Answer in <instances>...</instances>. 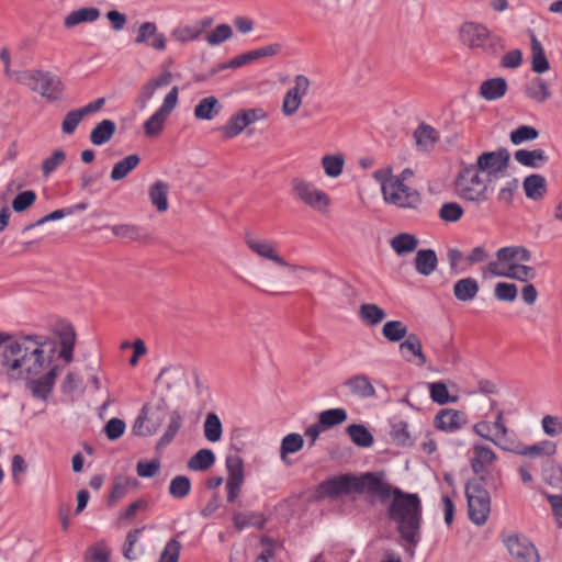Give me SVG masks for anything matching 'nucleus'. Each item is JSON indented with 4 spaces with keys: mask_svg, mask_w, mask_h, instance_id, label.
Masks as SVG:
<instances>
[{
    "mask_svg": "<svg viewBox=\"0 0 562 562\" xmlns=\"http://www.w3.org/2000/svg\"><path fill=\"white\" fill-rule=\"evenodd\" d=\"M167 116L156 111L148 120L144 123L145 134L149 137L159 135L164 128V123Z\"/></svg>",
    "mask_w": 562,
    "mask_h": 562,
    "instance_id": "0e129e2a",
    "label": "nucleus"
},
{
    "mask_svg": "<svg viewBox=\"0 0 562 562\" xmlns=\"http://www.w3.org/2000/svg\"><path fill=\"white\" fill-rule=\"evenodd\" d=\"M413 137L417 150L428 153L432 150L439 142V132L431 125L422 122L414 131Z\"/></svg>",
    "mask_w": 562,
    "mask_h": 562,
    "instance_id": "6ab92c4d",
    "label": "nucleus"
},
{
    "mask_svg": "<svg viewBox=\"0 0 562 562\" xmlns=\"http://www.w3.org/2000/svg\"><path fill=\"white\" fill-rule=\"evenodd\" d=\"M165 401L161 400L157 405L150 406L145 404L133 425V434L140 437L151 436L162 424L164 416L158 414L162 413L165 408Z\"/></svg>",
    "mask_w": 562,
    "mask_h": 562,
    "instance_id": "6e6552de",
    "label": "nucleus"
},
{
    "mask_svg": "<svg viewBox=\"0 0 562 562\" xmlns=\"http://www.w3.org/2000/svg\"><path fill=\"white\" fill-rule=\"evenodd\" d=\"M459 38L475 55L491 59H496L506 48L503 37L479 22L462 23L459 29Z\"/></svg>",
    "mask_w": 562,
    "mask_h": 562,
    "instance_id": "7ed1b4c3",
    "label": "nucleus"
},
{
    "mask_svg": "<svg viewBox=\"0 0 562 562\" xmlns=\"http://www.w3.org/2000/svg\"><path fill=\"white\" fill-rule=\"evenodd\" d=\"M531 52L532 61L531 69L537 74H543L550 69L549 60L546 56L544 49L538 38L531 35Z\"/></svg>",
    "mask_w": 562,
    "mask_h": 562,
    "instance_id": "58836bf2",
    "label": "nucleus"
},
{
    "mask_svg": "<svg viewBox=\"0 0 562 562\" xmlns=\"http://www.w3.org/2000/svg\"><path fill=\"white\" fill-rule=\"evenodd\" d=\"M507 81L503 77H495L484 80L479 88L480 95L487 100L494 101L503 98L507 92Z\"/></svg>",
    "mask_w": 562,
    "mask_h": 562,
    "instance_id": "4be33fe9",
    "label": "nucleus"
},
{
    "mask_svg": "<svg viewBox=\"0 0 562 562\" xmlns=\"http://www.w3.org/2000/svg\"><path fill=\"white\" fill-rule=\"evenodd\" d=\"M382 335L390 342H398L408 336L407 326L401 321H389L383 325Z\"/></svg>",
    "mask_w": 562,
    "mask_h": 562,
    "instance_id": "de8ad7c7",
    "label": "nucleus"
},
{
    "mask_svg": "<svg viewBox=\"0 0 562 562\" xmlns=\"http://www.w3.org/2000/svg\"><path fill=\"white\" fill-rule=\"evenodd\" d=\"M134 43L145 44L155 50L161 52L167 47V37L164 33L158 32L156 23L144 22L138 27Z\"/></svg>",
    "mask_w": 562,
    "mask_h": 562,
    "instance_id": "2eb2a0df",
    "label": "nucleus"
},
{
    "mask_svg": "<svg viewBox=\"0 0 562 562\" xmlns=\"http://www.w3.org/2000/svg\"><path fill=\"white\" fill-rule=\"evenodd\" d=\"M473 451L474 457L471 460V468L480 476L483 475L485 465L491 464L496 459V454L491 448L480 443L473 446Z\"/></svg>",
    "mask_w": 562,
    "mask_h": 562,
    "instance_id": "c85d7f7f",
    "label": "nucleus"
},
{
    "mask_svg": "<svg viewBox=\"0 0 562 562\" xmlns=\"http://www.w3.org/2000/svg\"><path fill=\"white\" fill-rule=\"evenodd\" d=\"M373 177L381 183L386 202L403 209H417L422 203L420 193L403 183V179L394 178L391 167L375 170Z\"/></svg>",
    "mask_w": 562,
    "mask_h": 562,
    "instance_id": "20e7f679",
    "label": "nucleus"
},
{
    "mask_svg": "<svg viewBox=\"0 0 562 562\" xmlns=\"http://www.w3.org/2000/svg\"><path fill=\"white\" fill-rule=\"evenodd\" d=\"M417 246L418 239L409 233H401L391 239V247L397 255L412 252Z\"/></svg>",
    "mask_w": 562,
    "mask_h": 562,
    "instance_id": "a18cd8bd",
    "label": "nucleus"
},
{
    "mask_svg": "<svg viewBox=\"0 0 562 562\" xmlns=\"http://www.w3.org/2000/svg\"><path fill=\"white\" fill-rule=\"evenodd\" d=\"M347 418L348 414L345 408H329L319 413L317 423L327 430L345 423Z\"/></svg>",
    "mask_w": 562,
    "mask_h": 562,
    "instance_id": "ea45409f",
    "label": "nucleus"
},
{
    "mask_svg": "<svg viewBox=\"0 0 562 562\" xmlns=\"http://www.w3.org/2000/svg\"><path fill=\"white\" fill-rule=\"evenodd\" d=\"M183 418L179 411H172L169 416V424L165 434L159 438L157 442V449H164L169 446L178 431L182 427Z\"/></svg>",
    "mask_w": 562,
    "mask_h": 562,
    "instance_id": "f704fd0d",
    "label": "nucleus"
},
{
    "mask_svg": "<svg viewBox=\"0 0 562 562\" xmlns=\"http://www.w3.org/2000/svg\"><path fill=\"white\" fill-rule=\"evenodd\" d=\"M170 35L175 41L181 44L195 41L200 37L199 30L195 29L194 23L190 25H178L172 29Z\"/></svg>",
    "mask_w": 562,
    "mask_h": 562,
    "instance_id": "13d9d810",
    "label": "nucleus"
},
{
    "mask_svg": "<svg viewBox=\"0 0 562 562\" xmlns=\"http://www.w3.org/2000/svg\"><path fill=\"white\" fill-rule=\"evenodd\" d=\"M190 491L191 481L187 475H177L170 481L168 492L171 497L182 499L189 495Z\"/></svg>",
    "mask_w": 562,
    "mask_h": 562,
    "instance_id": "603ef678",
    "label": "nucleus"
},
{
    "mask_svg": "<svg viewBox=\"0 0 562 562\" xmlns=\"http://www.w3.org/2000/svg\"><path fill=\"white\" fill-rule=\"evenodd\" d=\"M247 246L257 255L267 258L269 260H272L274 263L279 265L280 267L289 268L293 271L295 270H303V271H310L313 273H316L315 267H305V266H299V265H291L288 261L284 260L281 256H279L271 243L267 240H257L250 237L246 238Z\"/></svg>",
    "mask_w": 562,
    "mask_h": 562,
    "instance_id": "ddd939ff",
    "label": "nucleus"
},
{
    "mask_svg": "<svg viewBox=\"0 0 562 562\" xmlns=\"http://www.w3.org/2000/svg\"><path fill=\"white\" fill-rule=\"evenodd\" d=\"M100 18V10L94 7H85L78 10L71 11L66 15L64 25L67 29L75 27L80 23H91Z\"/></svg>",
    "mask_w": 562,
    "mask_h": 562,
    "instance_id": "393cba45",
    "label": "nucleus"
},
{
    "mask_svg": "<svg viewBox=\"0 0 562 562\" xmlns=\"http://www.w3.org/2000/svg\"><path fill=\"white\" fill-rule=\"evenodd\" d=\"M37 91L48 101H58L63 97L64 83L58 76L43 70L40 74Z\"/></svg>",
    "mask_w": 562,
    "mask_h": 562,
    "instance_id": "f3484780",
    "label": "nucleus"
},
{
    "mask_svg": "<svg viewBox=\"0 0 562 562\" xmlns=\"http://www.w3.org/2000/svg\"><path fill=\"white\" fill-rule=\"evenodd\" d=\"M111 232L115 237L131 241H140L148 237L145 228L135 224H119L111 226Z\"/></svg>",
    "mask_w": 562,
    "mask_h": 562,
    "instance_id": "72a5a7b5",
    "label": "nucleus"
},
{
    "mask_svg": "<svg viewBox=\"0 0 562 562\" xmlns=\"http://www.w3.org/2000/svg\"><path fill=\"white\" fill-rule=\"evenodd\" d=\"M454 186L459 198L472 203L475 207L490 200L488 187L480 178V172L473 164L462 167Z\"/></svg>",
    "mask_w": 562,
    "mask_h": 562,
    "instance_id": "39448f33",
    "label": "nucleus"
},
{
    "mask_svg": "<svg viewBox=\"0 0 562 562\" xmlns=\"http://www.w3.org/2000/svg\"><path fill=\"white\" fill-rule=\"evenodd\" d=\"M322 166L326 176L330 178H337L342 173L345 158L341 154L326 155L322 158Z\"/></svg>",
    "mask_w": 562,
    "mask_h": 562,
    "instance_id": "3c124183",
    "label": "nucleus"
},
{
    "mask_svg": "<svg viewBox=\"0 0 562 562\" xmlns=\"http://www.w3.org/2000/svg\"><path fill=\"white\" fill-rule=\"evenodd\" d=\"M518 290L514 283L498 282L494 288V296L502 302H514Z\"/></svg>",
    "mask_w": 562,
    "mask_h": 562,
    "instance_id": "052dcab7",
    "label": "nucleus"
},
{
    "mask_svg": "<svg viewBox=\"0 0 562 562\" xmlns=\"http://www.w3.org/2000/svg\"><path fill=\"white\" fill-rule=\"evenodd\" d=\"M110 550L106 548L104 541H99L88 548L86 558L92 562H109Z\"/></svg>",
    "mask_w": 562,
    "mask_h": 562,
    "instance_id": "69168bd1",
    "label": "nucleus"
},
{
    "mask_svg": "<svg viewBox=\"0 0 562 562\" xmlns=\"http://www.w3.org/2000/svg\"><path fill=\"white\" fill-rule=\"evenodd\" d=\"M504 543L517 562H540L537 548L527 537L513 535L504 539Z\"/></svg>",
    "mask_w": 562,
    "mask_h": 562,
    "instance_id": "f8f14e48",
    "label": "nucleus"
},
{
    "mask_svg": "<svg viewBox=\"0 0 562 562\" xmlns=\"http://www.w3.org/2000/svg\"><path fill=\"white\" fill-rule=\"evenodd\" d=\"M227 470L226 499L234 503L240 494L245 480L244 461L239 456H227L225 460Z\"/></svg>",
    "mask_w": 562,
    "mask_h": 562,
    "instance_id": "9b49d317",
    "label": "nucleus"
},
{
    "mask_svg": "<svg viewBox=\"0 0 562 562\" xmlns=\"http://www.w3.org/2000/svg\"><path fill=\"white\" fill-rule=\"evenodd\" d=\"M310 88V79L304 75L294 78V87L289 89L283 98L282 113L285 116L294 115L302 104V99Z\"/></svg>",
    "mask_w": 562,
    "mask_h": 562,
    "instance_id": "4468645a",
    "label": "nucleus"
},
{
    "mask_svg": "<svg viewBox=\"0 0 562 562\" xmlns=\"http://www.w3.org/2000/svg\"><path fill=\"white\" fill-rule=\"evenodd\" d=\"M169 184L162 180H156L148 190V195L151 204L158 212H166L169 207L168 204Z\"/></svg>",
    "mask_w": 562,
    "mask_h": 562,
    "instance_id": "c756f323",
    "label": "nucleus"
},
{
    "mask_svg": "<svg viewBox=\"0 0 562 562\" xmlns=\"http://www.w3.org/2000/svg\"><path fill=\"white\" fill-rule=\"evenodd\" d=\"M522 186L526 196L533 201L541 200L547 193V180L542 175L533 173L526 177Z\"/></svg>",
    "mask_w": 562,
    "mask_h": 562,
    "instance_id": "a878e982",
    "label": "nucleus"
},
{
    "mask_svg": "<svg viewBox=\"0 0 562 562\" xmlns=\"http://www.w3.org/2000/svg\"><path fill=\"white\" fill-rule=\"evenodd\" d=\"M464 214L463 207L457 202L443 203L439 210V218L447 223L458 222Z\"/></svg>",
    "mask_w": 562,
    "mask_h": 562,
    "instance_id": "6e6d98bb",
    "label": "nucleus"
},
{
    "mask_svg": "<svg viewBox=\"0 0 562 562\" xmlns=\"http://www.w3.org/2000/svg\"><path fill=\"white\" fill-rule=\"evenodd\" d=\"M304 446L303 437L297 432H291L283 437L280 446V456L284 460L288 454L300 451Z\"/></svg>",
    "mask_w": 562,
    "mask_h": 562,
    "instance_id": "864d4df0",
    "label": "nucleus"
},
{
    "mask_svg": "<svg viewBox=\"0 0 562 562\" xmlns=\"http://www.w3.org/2000/svg\"><path fill=\"white\" fill-rule=\"evenodd\" d=\"M247 126L243 120L241 113H236L229 117L227 123L218 130L223 133L225 138H233L239 135Z\"/></svg>",
    "mask_w": 562,
    "mask_h": 562,
    "instance_id": "4d7b16f0",
    "label": "nucleus"
},
{
    "mask_svg": "<svg viewBox=\"0 0 562 562\" xmlns=\"http://www.w3.org/2000/svg\"><path fill=\"white\" fill-rule=\"evenodd\" d=\"M32 342H34V337L32 335L23 336L19 340L11 339L10 341L4 342L5 345H3L1 355L2 367L11 370L12 359L19 358L22 355L25 345H31Z\"/></svg>",
    "mask_w": 562,
    "mask_h": 562,
    "instance_id": "5701e85b",
    "label": "nucleus"
},
{
    "mask_svg": "<svg viewBox=\"0 0 562 562\" xmlns=\"http://www.w3.org/2000/svg\"><path fill=\"white\" fill-rule=\"evenodd\" d=\"M351 441L360 448H369L374 439L369 429L362 424H351L346 428Z\"/></svg>",
    "mask_w": 562,
    "mask_h": 562,
    "instance_id": "4c0bfd02",
    "label": "nucleus"
},
{
    "mask_svg": "<svg viewBox=\"0 0 562 562\" xmlns=\"http://www.w3.org/2000/svg\"><path fill=\"white\" fill-rule=\"evenodd\" d=\"M222 106L217 98L211 95L203 98L194 108V116L199 120H212L221 111Z\"/></svg>",
    "mask_w": 562,
    "mask_h": 562,
    "instance_id": "c9c22d12",
    "label": "nucleus"
},
{
    "mask_svg": "<svg viewBox=\"0 0 562 562\" xmlns=\"http://www.w3.org/2000/svg\"><path fill=\"white\" fill-rule=\"evenodd\" d=\"M215 454L211 449H200L191 457L188 468L193 471H206L215 463Z\"/></svg>",
    "mask_w": 562,
    "mask_h": 562,
    "instance_id": "c03bdc74",
    "label": "nucleus"
},
{
    "mask_svg": "<svg viewBox=\"0 0 562 562\" xmlns=\"http://www.w3.org/2000/svg\"><path fill=\"white\" fill-rule=\"evenodd\" d=\"M526 95L538 102L543 103L551 98V91L549 89V85L541 77H535L526 87H525Z\"/></svg>",
    "mask_w": 562,
    "mask_h": 562,
    "instance_id": "473e14b6",
    "label": "nucleus"
},
{
    "mask_svg": "<svg viewBox=\"0 0 562 562\" xmlns=\"http://www.w3.org/2000/svg\"><path fill=\"white\" fill-rule=\"evenodd\" d=\"M510 159L509 151L502 147L495 151L482 153L474 165L479 172H485L487 181L492 182L497 179L498 173L506 172Z\"/></svg>",
    "mask_w": 562,
    "mask_h": 562,
    "instance_id": "1a4fd4ad",
    "label": "nucleus"
},
{
    "mask_svg": "<svg viewBox=\"0 0 562 562\" xmlns=\"http://www.w3.org/2000/svg\"><path fill=\"white\" fill-rule=\"evenodd\" d=\"M34 342L25 345L19 358L12 359L11 371L24 369L30 376L38 375L50 363L52 356L44 357V337L34 335Z\"/></svg>",
    "mask_w": 562,
    "mask_h": 562,
    "instance_id": "0eeeda50",
    "label": "nucleus"
},
{
    "mask_svg": "<svg viewBox=\"0 0 562 562\" xmlns=\"http://www.w3.org/2000/svg\"><path fill=\"white\" fill-rule=\"evenodd\" d=\"M543 432L550 437H557L562 434V420L558 416L546 415L541 420Z\"/></svg>",
    "mask_w": 562,
    "mask_h": 562,
    "instance_id": "774afa93",
    "label": "nucleus"
},
{
    "mask_svg": "<svg viewBox=\"0 0 562 562\" xmlns=\"http://www.w3.org/2000/svg\"><path fill=\"white\" fill-rule=\"evenodd\" d=\"M468 422L467 415L462 411L452 408H442L435 416L434 425L438 430L445 432H456Z\"/></svg>",
    "mask_w": 562,
    "mask_h": 562,
    "instance_id": "dca6fc26",
    "label": "nucleus"
},
{
    "mask_svg": "<svg viewBox=\"0 0 562 562\" xmlns=\"http://www.w3.org/2000/svg\"><path fill=\"white\" fill-rule=\"evenodd\" d=\"M485 482V475H480L469 480L464 488L469 519L476 526L484 525L491 513V496Z\"/></svg>",
    "mask_w": 562,
    "mask_h": 562,
    "instance_id": "423d86ee",
    "label": "nucleus"
},
{
    "mask_svg": "<svg viewBox=\"0 0 562 562\" xmlns=\"http://www.w3.org/2000/svg\"><path fill=\"white\" fill-rule=\"evenodd\" d=\"M292 189L297 199L312 209L323 211L329 205L328 195L301 178L292 179Z\"/></svg>",
    "mask_w": 562,
    "mask_h": 562,
    "instance_id": "9d476101",
    "label": "nucleus"
},
{
    "mask_svg": "<svg viewBox=\"0 0 562 562\" xmlns=\"http://www.w3.org/2000/svg\"><path fill=\"white\" fill-rule=\"evenodd\" d=\"M427 385L429 389L430 398L434 403H437L439 405H446L449 403L457 402L458 397L451 396L449 394L448 387L443 382H431L427 383Z\"/></svg>",
    "mask_w": 562,
    "mask_h": 562,
    "instance_id": "09e8293b",
    "label": "nucleus"
},
{
    "mask_svg": "<svg viewBox=\"0 0 562 562\" xmlns=\"http://www.w3.org/2000/svg\"><path fill=\"white\" fill-rule=\"evenodd\" d=\"M438 266L436 251L432 249H420L415 257V269L423 276H430Z\"/></svg>",
    "mask_w": 562,
    "mask_h": 562,
    "instance_id": "7c9ffc66",
    "label": "nucleus"
},
{
    "mask_svg": "<svg viewBox=\"0 0 562 562\" xmlns=\"http://www.w3.org/2000/svg\"><path fill=\"white\" fill-rule=\"evenodd\" d=\"M479 291V281L472 277L462 278L453 285V295L460 302H470L474 300Z\"/></svg>",
    "mask_w": 562,
    "mask_h": 562,
    "instance_id": "b1692460",
    "label": "nucleus"
},
{
    "mask_svg": "<svg viewBox=\"0 0 562 562\" xmlns=\"http://www.w3.org/2000/svg\"><path fill=\"white\" fill-rule=\"evenodd\" d=\"M515 159L525 167L540 168L549 160L543 149H518L515 151Z\"/></svg>",
    "mask_w": 562,
    "mask_h": 562,
    "instance_id": "2f4dec72",
    "label": "nucleus"
},
{
    "mask_svg": "<svg viewBox=\"0 0 562 562\" xmlns=\"http://www.w3.org/2000/svg\"><path fill=\"white\" fill-rule=\"evenodd\" d=\"M140 162V157L137 154H132L124 157L122 160L114 164L111 170V180L120 181L127 177Z\"/></svg>",
    "mask_w": 562,
    "mask_h": 562,
    "instance_id": "e433bc0d",
    "label": "nucleus"
},
{
    "mask_svg": "<svg viewBox=\"0 0 562 562\" xmlns=\"http://www.w3.org/2000/svg\"><path fill=\"white\" fill-rule=\"evenodd\" d=\"M266 522V518L259 513H235L233 516V524L237 530H243L249 526L262 529Z\"/></svg>",
    "mask_w": 562,
    "mask_h": 562,
    "instance_id": "79ce46f5",
    "label": "nucleus"
},
{
    "mask_svg": "<svg viewBox=\"0 0 562 562\" xmlns=\"http://www.w3.org/2000/svg\"><path fill=\"white\" fill-rule=\"evenodd\" d=\"M181 548V542L177 538H171L166 543L158 562H178Z\"/></svg>",
    "mask_w": 562,
    "mask_h": 562,
    "instance_id": "e2e57ef3",
    "label": "nucleus"
},
{
    "mask_svg": "<svg viewBox=\"0 0 562 562\" xmlns=\"http://www.w3.org/2000/svg\"><path fill=\"white\" fill-rule=\"evenodd\" d=\"M116 131V124L112 120L105 119L99 122L90 132V142L95 146H102L110 142Z\"/></svg>",
    "mask_w": 562,
    "mask_h": 562,
    "instance_id": "bb28decb",
    "label": "nucleus"
},
{
    "mask_svg": "<svg viewBox=\"0 0 562 562\" xmlns=\"http://www.w3.org/2000/svg\"><path fill=\"white\" fill-rule=\"evenodd\" d=\"M359 317L366 325L375 326L386 317V313L376 304L364 303L360 305Z\"/></svg>",
    "mask_w": 562,
    "mask_h": 562,
    "instance_id": "a19ab883",
    "label": "nucleus"
},
{
    "mask_svg": "<svg viewBox=\"0 0 562 562\" xmlns=\"http://www.w3.org/2000/svg\"><path fill=\"white\" fill-rule=\"evenodd\" d=\"M350 393L359 398L375 397V389L366 374H356L344 382Z\"/></svg>",
    "mask_w": 562,
    "mask_h": 562,
    "instance_id": "412c9836",
    "label": "nucleus"
},
{
    "mask_svg": "<svg viewBox=\"0 0 562 562\" xmlns=\"http://www.w3.org/2000/svg\"><path fill=\"white\" fill-rule=\"evenodd\" d=\"M400 352L408 362H415L422 367L427 362L422 350V341L416 334H408L406 339L400 344Z\"/></svg>",
    "mask_w": 562,
    "mask_h": 562,
    "instance_id": "a211bd4d",
    "label": "nucleus"
},
{
    "mask_svg": "<svg viewBox=\"0 0 562 562\" xmlns=\"http://www.w3.org/2000/svg\"><path fill=\"white\" fill-rule=\"evenodd\" d=\"M66 160V154L63 149H56L53 154L44 159L42 164V172L45 177L49 176Z\"/></svg>",
    "mask_w": 562,
    "mask_h": 562,
    "instance_id": "338daca9",
    "label": "nucleus"
},
{
    "mask_svg": "<svg viewBox=\"0 0 562 562\" xmlns=\"http://www.w3.org/2000/svg\"><path fill=\"white\" fill-rule=\"evenodd\" d=\"M59 367L53 366L43 376L31 382V390L34 397L47 400L52 393Z\"/></svg>",
    "mask_w": 562,
    "mask_h": 562,
    "instance_id": "aec40b11",
    "label": "nucleus"
},
{
    "mask_svg": "<svg viewBox=\"0 0 562 562\" xmlns=\"http://www.w3.org/2000/svg\"><path fill=\"white\" fill-rule=\"evenodd\" d=\"M497 259L503 262L519 260L530 261L531 252L522 246L503 247L496 252Z\"/></svg>",
    "mask_w": 562,
    "mask_h": 562,
    "instance_id": "49530a36",
    "label": "nucleus"
},
{
    "mask_svg": "<svg viewBox=\"0 0 562 562\" xmlns=\"http://www.w3.org/2000/svg\"><path fill=\"white\" fill-rule=\"evenodd\" d=\"M43 70H24L14 72V79L18 83L29 87L32 91L38 90L40 74Z\"/></svg>",
    "mask_w": 562,
    "mask_h": 562,
    "instance_id": "680f3d73",
    "label": "nucleus"
},
{
    "mask_svg": "<svg viewBox=\"0 0 562 562\" xmlns=\"http://www.w3.org/2000/svg\"><path fill=\"white\" fill-rule=\"evenodd\" d=\"M382 476H384L382 471L366 472L360 475L353 473L334 475L316 486L315 499H338L351 493L374 495L375 492H381L380 481Z\"/></svg>",
    "mask_w": 562,
    "mask_h": 562,
    "instance_id": "f03ea898",
    "label": "nucleus"
},
{
    "mask_svg": "<svg viewBox=\"0 0 562 562\" xmlns=\"http://www.w3.org/2000/svg\"><path fill=\"white\" fill-rule=\"evenodd\" d=\"M390 437L396 446L402 448L414 446V440L408 431L407 422L394 418L390 420Z\"/></svg>",
    "mask_w": 562,
    "mask_h": 562,
    "instance_id": "cd10ccee",
    "label": "nucleus"
},
{
    "mask_svg": "<svg viewBox=\"0 0 562 562\" xmlns=\"http://www.w3.org/2000/svg\"><path fill=\"white\" fill-rule=\"evenodd\" d=\"M555 452H557V445L553 441L542 440L535 445L524 447L517 453L525 456V457L537 458V457H551V456L555 454Z\"/></svg>",
    "mask_w": 562,
    "mask_h": 562,
    "instance_id": "37998d69",
    "label": "nucleus"
},
{
    "mask_svg": "<svg viewBox=\"0 0 562 562\" xmlns=\"http://www.w3.org/2000/svg\"><path fill=\"white\" fill-rule=\"evenodd\" d=\"M204 436L211 442H217L222 438L223 427L220 417L215 413L206 415L204 425Z\"/></svg>",
    "mask_w": 562,
    "mask_h": 562,
    "instance_id": "8fccbe9b",
    "label": "nucleus"
},
{
    "mask_svg": "<svg viewBox=\"0 0 562 562\" xmlns=\"http://www.w3.org/2000/svg\"><path fill=\"white\" fill-rule=\"evenodd\" d=\"M232 36H233L232 27L226 23H222V24H218L214 29V31H212L211 33L207 34L206 42L211 46H216V45H220V44L224 43L225 41L229 40Z\"/></svg>",
    "mask_w": 562,
    "mask_h": 562,
    "instance_id": "bf43d9fd",
    "label": "nucleus"
},
{
    "mask_svg": "<svg viewBox=\"0 0 562 562\" xmlns=\"http://www.w3.org/2000/svg\"><path fill=\"white\" fill-rule=\"evenodd\" d=\"M539 136V131L530 125H520L509 134V139L514 145H520L525 142L535 140Z\"/></svg>",
    "mask_w": 562,
    "mask_h": 562,
    "instance_id": "5fc2aeb1",
    "label": "nucleus"
},
{
    "mask_svg": "<svg viewBox=\"0 0 562 562\" xmlns=\"http://www.w3.org/2000/svg\"><path fill=\"white\" fill-rule=\"evenodd\" d=\"M380 491L375 496L384 503L390 501L386 507L387 519L395 524L401 539L412 547H417L420 541L423 522V504L417 493H408L397 486H392L382 476Z\"/></svg>",
    "mask_w": 562,
    "mask_h": 562,
    "instance_id": "f257e3e1",
    "label": "nucleus"
}]
</instances>
